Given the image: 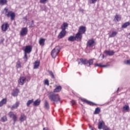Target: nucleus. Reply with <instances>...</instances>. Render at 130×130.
<instances>
[{
	"label": "nucleus",
	"instance_id": "nucleus-12",
	"mask_svg": "<svg viewBox=\"0 0 130 130\" xmlns=\"http://www.w3.org/2000/svg\"><path fill=\"white\" fill-rule=\"evenodd\" d=\"M26 81V78L24 77H21L18 80V83L19 85H23L25 83V82Z\"/></svg>",
	"mask_w": 130,
	"mask_h": 130
},
{
	"label": "nucleus",
	"instance_id": "nucleus-5",
	"mask_svg": "<svg viewBox=\"0 0 130 130\" xmlns=\"http://www.w3.org/2000/svg\"><path fill=\"white\" fill-rule=\"evenodd\" d=\"M105 127H108L107 126L105 125V123L103 121H100L99 122L98 124V128L99 129H103L104 130V128Z\"/></svg>",
	"mask_w": 130,
	"mask_h": 130
},
{
	"label": "nucleus",
	"instance_id": "nucleus-34",
	"mask_svg": "<svg viewBox=\"0 0 130 130\" xmlns=\"http://www.w3.org/2000/svg\"><path fill=\"white\" fill-rule=\"evenodd\" d=\"M100 108H96L94 111V114H99V113H100Z\"/></svg>",
	"mask_w": 130,
	"mask_h": 130
},
{
	"label": "nucleus",
	"instance_id": "nucleus-18",
	"mask_svg": "<svg viewBox=\"0 0 130 130\" xmlns=\"http://www.w3.org/2000/svg\"><path fill=\"white\" fill-rule=\"evenodd\" d=\"M118 33L117 31H113L111 33L109 34V38H113V37H115Z\"/></svg>",
	"mask_w": 130,
	"mask_h": 130
},
{
	"label": "nucleus",
	"instance_id": "nucleus-8",
	"mask_svg": "<svg viewBox=\"0 0 130 130\" xmlns=\"http://www.w3.org/2000/svg\"><path fill=\"white\" fill-rule=\"evenodd\" d=\"M9 117L11 118H12L14 121V123H16V121H17V116L16 114H14V112H10L9 113Z\"/></svg>",
	"mask_w": 130,
	"mask_h": 130
},
{
	"label": "nucleus",
	"instance_id": "nucleus-44",
	"mask_svg": "<svg viewBox=\"0 0 130 130\" xmlns=\"http://www.w3.org/2000/svg\"><path fill=\"white\" fill-rule=\"evenodd\" d=\"M45 85H47V86H49V81L48 80H45L44 82Z\"/></svg>",
	"mask_w": 130,
	"mask_h": 130
},
{
	"label": "nucleus",
	"instance_id": "nucleus-22",
	"mask_svg": "<svg viewBox=\"0 0 130 130\" xmlns=\"http://www.w3.org/2000/svg\"><path fill=\"white\" fill-rule=\"evenodd\" d=\"M40 100L37 99L33 103L34 106H39V105H40Z\"/></svg>",
	"mask_w": 130,
	"mask_h": 130
},
{
	"label": "nucleus",
	"instance_id": "nucleus-40",
	"mask_svg": "<svg viewBox=\"0 0 130 130\" xmlns=\"http://www.w3.org/2000/svg\"><path fill=\"white\" fill-rule=\"evenodd\" d=\"M97 1L98 0H89L88 3L89 4H95Z\"/></svg>",
	"mask_w": 130,
	"mask_h": 130
},
{
	"label": "nucleus",
	"instance_id": "nucleus-17",
	"mask_svg": "<svg viewBox=\"0 0 130 130\" xmlns=\"http://www.w3.org/2000/svg\"><path fill=\"white\" fill-rule=\"evenodd\" d=\"M19 89L18 88L13 89V92L12 93V96H13L14 97H16L18 96V94H19Z\"/></svg>",
	"mask_w": 130,
	"mask_h": 130
},
{
	"label": "nucleus",
	"instance_id": "nucleus-10",
	"mask_svg": "<svg viewBox=\"0 0 130 130\" xmlns=\"http://www.w3.org/2000/svg\"><path fill=\"white\" fill-rule=\"evenodd\" d=\"M66 30H63L62 29V30L59 32V34L58 35V38H59V39H61L62 38H63L64 36H66Z\"/></svg>",
	"mask_w": 130,
	"mask_h": 130
},
{
	"label": "nucleus",
	"instance_id": "nucleus-20",
	"mask_svg": "<svg viewBox=\"0 0 130 130\" xmlns=\"http://www.w3.org/2000/svg\"><path fill=\"white\" fill-rule=\"evenodd\" d=\"M81 101H82V102H85V103H87V104H88V105H95L94 104H93V103H92V102L89 101L87 100H85V99H81Z\"/></svg>",
	"mask_w": 130,
	"mask_h": 130
},
{
	"label": "nucleus",
	"instance_id": "nucleus-48",
	"mask_svg": "<svg viewBox=\"0 0 130 130\" xmlns=\"http://www.w3.org/2000/svg\"><path fill=\"white\" fill-rule=\"evenodd\" d=\"M80 12H82L83 13V12H84V9H80Z\"/></svg>",
	"mask_w": 130,
	"mask_h": 130
},
{
	"label": "nucleus",
	"instance_id": "nucleus-31",
	"mask_svg": "<svg viewBox=\"0 0 130 130\" xmlns=\"http://www.w3.org/2000/svg\"><path fill=\"white\" fill-rule=\"evenodd\" d=\"M8 3L7 0H0V5L1 6H4Z\"/></svg>",
	"mask_w": 130,
	"mask_h": 130
},
{
	"label": "nucleus",
	"instance_id": "nucleus-9",
	"mask_svg": "<svg viewBox=\"0 0 130 130\" xmlns=\"http://www.w3.org/2000/svg\"><path fill=\"white\" fill-rule=\"evenodd\" d=\"M74 37L75 38V41L79 42L82 41V37H83V36L81 34H80V32H78Z\"/></svg>",
	"mask_w": 130,
	"mask_h": 130
},
{
	"label": "nucleus",
	"instance_id": "nucleus-41",
	"mask_svg": "<svg viewBox=\"0 0 130 130\" xmlns=\"http://www.w3.org/2000/svg\"><path fill=\"white\" fill-rule=\"evenodd\" d=\"M124 63L127 64V66H130V60H127L124 61Z\"/></svg>",
	"mask_w": 130,
	"mask_h": 130
},
{
	"label": "nucleus",
	"instance_id": "nucleus-6",
	"mask_svg": "<svg viewBox=\"0 0 130 130\" xmlns=\"http://www.w3.org/2000/svg\"><path fill=\"white\" fill-rule=\"evenodd\" d=\"M28 33V28L27 27H23L21 29V30L20 32V36H25L27 35Z\"/></svg>",
	"mask_w": 130,
	"mask_h": 130
},
{
	"label": "nucleus",
	"instance_id": "nucleus-26",
	"mask_svg": "<svg viewBox=\"0 0 130 130\" xmlns=\"http://www.w3.org/2000/svg\"><path fill=\"white\" fill-rule=\"evenodd\" d=\"M61 90V86H58L56 88H55L53 90L54 93H56L57 92H60Z\"/></svg>",
	"mask_w": 130,
	"mask_h": 130
},
{
	"label": "nucleus",
	"instance_id": "nucleus-11",
	"mask_svg": "<svg viewBox=\"0 0 130 130\" xmlns=\"http://www.w3.org/2000/svg\"><path fill=\"white\" fill-rule=\"evenodd\" d=\"M24 53H30L32 51V46H26L24 50Z\"/></svg>",
	"mask_w": 130,
	"mask_h": 130
},
{
	"label": "nucleus",
	"instance_id": "nucleus-21",
	"mask_svg": "<svg viewBox=\"0 0 130 130\" xmlns=\"http://www.w3.org/2000/svg\"><path fill=\"white\" fill-rule=\"evenodd\" d=\"M40 66V61L37 60L34 63V69H38V67Z\"/></svg>",
	"mask_w": 130,
	"mask_h": 130
},
{
	"label": "nucleus",
	"instance_id": "nucleus-3",
	"mask_svg": "<svg viewBox=\"0 0 130 130\" xmlns=\"http://www.w3.org/2000/svg\"><path fill=\"white\" fill-rule=\"evenodd\" d=\"M60 51V49L58 48V47H56L53 50H52L51 52V55L53 57V58H55L56 57V55L58 54V53Z\"/></svg>",
	"mask_w": 130,
	"mask_h": 130
},
{
	"label": "nucleus",
	"instance_id": "nucleus-14",
	"mask_svg": "<svg viewBox=\"0 0 130 130\" xmlns=\"http://www.w3.org/2000/svg\"><path fill=\"white\" fill-rule=\"evenodd\" d=\"M26 119H27V117L25 115V114L21 113L19 118L20 121H21V122H23V121H25Z\"/></svg>",
	"mask_w": 130,
	"mask_h": 130
},
{
	"label": "nucleus",
	"instance_id": "nucleus-39",
	"mask_svg": "<svg viewBox=\"0 0 130 130\" xmlns=\"http://www.w3.org/2000/svg\"><path fill=\"white\" fill-rule=\"evenodd\" d=\"M48 2V0H40V3L41 4H43V5H45L46 3Z\"/></svg>",
	"mask_w": 130,
	"mask_h": 130
},
{
	"label": "nucleus",
	"instance_id": "nucleus-46",
	"mask_svg": "<svg viewBox=\"0 0 130 130\" xmlns=\"http://www.w3.org/2000/svg\"><path fill=\"white\" fill-rule=\"evenodd\" d=\"M71 103H72V105H76V101H71Z\"/></svg>",
	"mask_w": 130,
	"mask_h": 130
},
{
	"label": "nucleus",
	"instance_id": "nucleus-13",
	"mask_svg": "<svg viewBox=\"0 0 130 130\" xmlns=\"http://www.w3.org/2000/svg\"><path fill=\"white\" fill-rule=\"evenodd\" d=\"M86 32V27L81 26L79 27V29L78 30V33H80V34H84Z\"/></svg>",
	"mask_w": 130,
	"mask_h": 130
},
{
	"label": "nucleus",
	"instance_id": "nucleus-19",
	"mask_svg": "<svg viewBox=\"0 0 130 130\" xmlns=\"http://www.w3.org/2000/svg\"><path fill=\"white\" fill-rule=\"evenodd\" d=\"M20 106V102H16L15 104H14L12 107H11V109L14 110V109H17L18 107Z\"/></svg>",
	"mask_w": 130,
	"mask_h": 130
},
{
	"label": "nucleus",
	"instance_id": "nucleus-25",
	"mask_svg": "<svg viewBox=\"0 0 130 130\" xmlns=\"http://www.w3.org/2000/svg\"><path fill=\"white\" fill-rule=\"evenodd\" d=\"M129 110V106L127 105H125L122 108V112H125V111H127Z\"/></svg>",
	"mask_w": 130,
	"mask_h": 130
},
{
	"label": "nucleus",
	"instance_id": "nucleus-1",
	"mask_svg": "<svg viewBox=\"0 0 130 130\" xmlns=\"http://www.w3.org/2000/svg\"><path fill=\"white\" fill-rule=\"evenodd\" d=\"M48 98L50 101L53 102V104H57L58 102H60V98L58 94H55L53 92H50L48 94Z\"/></svg>",
	"mask_w": 130,
	"mask_h": 130
},
{
	"label": "nucleus",
	"instance_id": "nucleus-52",
	"mask_svg": "<svg viewBox=\"0 0 130 130\" xmlns=\"http://www.w3.org/2000/svg\"><path fill=\"white\" fill-rule=\"evenodd\" d=\"M0 130H2V127H0Z\"/></svg>",
	"mask_w": 130,
	"mask_h": 130
},
{
	"label": "nucleus",
	"instance_id": "nucleus-53",
	"mask_svg": "<svg viewBox=\"0 0 130 130\" xmlns=\"http://www.w3.org/2000/svg\"><path fill=\"white\" fill-rule=\"evenodd\" d=\"M91 130H94V129H93V128H91Z\"/></svg>",
	"mask_w": 130,
	"mask_h": 130
},
{
	"label": "nucleus",
	"instance_id": "nucleus-2",
	"mask_svg": "<svg viewBox=\"0 0 130 130\" xmlns=\"http://www.w3.org/2000/svg\"><path fill=\"white\" fill-rule=\"evenodd\" d=\"M80 62H78V64H81V63L82 64H86L87 67H90L93 64V59H89L87 60L86 59L80 58Z\"/></svg>",
	"mask_w": 130,
	"mask_h": 130
},
{
	"label": "nucleus",
	"instance_id": "nucleus-51",
	"mask_svg": "<svg viewBox=\"0 0 130 130\" xmlns=\"http://www.w3.org/2000/svg\"><path fill=\"white\" fill-rule=\"evenodd\" d=\"M119 90V88H118L117 92H118Z\"/></svg>",
	"mask_w": 130,
	"mask_h": 130
},
{
	"label": "nucleus",
	"instance_id": "nucleus-36",
	"mask_svg": "<svg viewBox=\"0 0 130 130\" xmlns=\"http://www.w3.org/2000/svg\"><path fill=\"white\" fill-rule=\"evenodd\" d=\"M33 100H28L26 103V106L29 107L30 106V104H32V103H33Z\"/></svg>",
	"mask_w": 130,
	"mask_h": 130
},
{
	"label": "nucleus",
	"instance_id": "nucleus-29",
	"mask_svg": "<svg viewBox=\"0 0 130 130\" xmlns=\"http://www.w3.org/2000/svg\"><path fill=\"white\" fill-rule=\"evenodd\" d=\"M94 67H100L101 68H107V65H103L102 63H95Z\"/></svg>",
	"mask_w": 130,
	"mask_h": 130
},
{
	"label": "nucleus",
	"instance_id": "nucleus-32",
	"mask_svg": "<svg viewBox=\"0 0 130 130\" xmlns=\"http://www.w3.org/2000/svg\"><path fill=\"white\" fill-rule=\"evenodd\" d=\"M129 25H130L129 22H125L122 25V28H126L128 26H129Z\"/></svg>",
	"mask_w": 130,
	"mask_h": 130
},
{
	"label": "nucleus",
	"instance_id": "nucleus-16",
	"mask_svg": "<svg viewBox=\"0 0 130 130\" xmlns=\"http://www.w3.org/2000/svg\"><path fill=\"white\" fill-rule=\"evenodd\" d=\"M9 27V25L8 23L3 24L2 26V31H7Z\"/></svg>",
	"mask_w": 130,
	"mask_h": 130
},
{
	"label": "nucleus",
	"instance_id": "nucleus-49",
	"mask_svg": "<svg viewBox=\"0 0 130 130\" xmlns=\"http://www.w3.org/2000/svg\"><path fill=\"white\" fill-rule=\"evenodd\" d=\"M43 130H48L47 128H44Z\"/></svg>",
	"mask_w": 130,
	"mask_h": 130
},
{
	"label": "nucleus",
	"instance_id": "nucleus-42",
	"mask_svg": "<svg viewBox=\"0 0 130 130\" xmlns=\"http://www.w3.org/2000/svg\"><path fill=\"white\" fill-rule=\"evenodd\" d=\"M48 72H49V75H50V76L52 78V79H54V75L53 74V73L50 71H49Z\"/></svg>",
	"mask_w": 130,
	"mask_h": 130
},
{
	"label": "nucleus",
	"instance_id": "nucleus-47",
	"mask_svg": "<svg viewBox=\"0 0 130 130\" xmlns=\"http://www.w3.org/2000/svg\"><path fill=\"white\" fill-rule=\"evenodd\" d=\"M1 43H3L5 41V39L4 38L1 39Z\"/></svg>",
	"mask_w": 130,
	"mask_h": 130
},
{
	"label": "nucleus",
	"instance_id": "nucleus-35",
	"mask_svg": "<svg viewBox=\"0 0 130 130\" xmlns=\"http://www.w3.org/2000/svg\"><path fill=\"white\" fill-rule=\"evenodd\" d=\"M8 120V118H7V116H4L3 117L1 118V121L2 122H6Z\"/></svg>",
	"mask_w": 130,
	"mask_h": 130
},
{
	"label": "nucleus",
	"instance_id": "nucleus-50",
	"mask_svg": "<svg viewBox=\"0 0 130 130\" xmlns=\"http://www.w3.org/2000/svg\"><path fill=\"white\" fill-rule=\"evenodd\" d=\"M103 58H104V55H103Z\"/></svg>",
	"mask_w": 130,
	"mask_h": 130
},
{
	"label": "nucleus",
	"instance_id": "nucleus-37",
	"mask_svg": "<svg viewBox=\"0 0 130 130\" xmlns=\"http://www.w3.org/2000/svg\"><path fill=\"white\" fill-rule=\"evenodd\" d=\"M16 67L17 69H20L21 68V62L20 61H17Z\"/></svg>",
	"mask_w": 130,
	"mask_h": 130
},
{
	"label": "nucleus",
	"instance_id": "nucleus-30",
	"mask_svg": "<svg viewBox=\"0 0 130 130\" xmlns=\"http://www.w3.org/2000/svg\"><path fill=\"white\" fill-rule=\"evenodd\" d=\"M45 43V39H41L39 41V44L42 46L44 45Z\"/></svg>",
	"mask_w": 130,
	"mask_h": 130
},
{
	"label": "nucleus",
	"instance_id": "nucleus-7",
	"mask_svg": "<svg viewBox=\"0 0 130 130\" xmlns=\"http://www.w3.org/2000/svg\"><path fill=\"white\" fill-rule=\"evenodd\" d=\"M87 47H93L95 45V41L94 40H88L87 44Z\"/></svg>",
	"mask_w": 130,
	"mask_h": 130
},
{
	"label": "nucleus",
	"instance_id": "nucleus-45",
	"mask_svg": "<svg viewBox=\"0 0 130 130\" xmlns=\"http://www.w3.org/2000/svg\"><path fill=\"white\" fill-rule=\"evenodd\" d=\"M24 59H25L26 61L28 59V57H27V53H24V56L23 57Z\"/></svg>",
	"mask_w": 130,
	"mask_h": 130
},
{
	"label": "nucleus",
	"instance_id": "nucleus-15",
	"mask_svg": "<svg viewBox=\"0 0 130 130\" xmlns=\"http://www.w3.org/2000/svg\"><path fill=\"white\" fill-rule=\"evenodd\" d=\"M104 53H105V54H106L107 55H109L110 56H112V55H114V53H115V52L113 51V50H111V51L105 50L104 51Z\"/></svg>",
	"mask_w": 130,
	"mask_h": 130
},
{
	"label": "nucleus",
	"instance_id": "nucleus-33",
	"mask_svg": "<svg viewBox=\"0 0 130 130\" xmlns=\"http://www.w3.org/2000/svg\"><path fill=\"white\" fill-rule=\"evenodd\" d=\"M75 40H76L75 36H70L68 38V41H71V42H73V41H75Z\"/></svg>",
	"mask_w": 130,
	"mask_h": 130
},
{
	"label": "nucleus",
	"instance_id": "nucleus-54",
	"mask_svg": "<svg viewBox=\"0 0 130 130\" xmlns=\"http://www.w3.org/2000/svg\"><path fill=\"white\" fill-rule=\"evenodd\" d=\"M89 127H91V126H89Z\"/></svg>",
	"mask_w": 130,
	"mask_h": 130
},
{
	"label": "nucleus",
	"instance_id": "nucleus-28",
	"mask_svg": "<svg viewBox=\"0 0 130 130\" xmlns=\"http://www.w3.org/2000/svg\"><path fill=\"white\" fill-rule=\"evenodd\" d=\"M44 107L45 109H47V110H48V109H49V104L48 103V102H47V101L46 100L45 101Z\"/></svg>",
	"mask_w": 130,
	"mask_h": 130
},
{
	"label": "nucleus",
	"instance_id": "nucleus-43",
	"mask_svg": "<svg viewBox=\"0 0 130 130\" xmlns=\"http://www.w3.org/2000/svg\"><path fill=\"white\" fill-rule=\"evenodd\" d=\"M9 9H8V8H5L3 11V13L4 14H6V15H7V14H8V13H9L8 11Z\"/></svg>",
	"mask_w": 130,
	"mask_h": 130
},
{
	"label": "nucleus",
	"instance_id": "nucleus-24",
	"mask_svg": "<svg viewBox=\"0 0 130 130\" xmlns=\"http://www.w3.org/2000/svg\"><path fill=\"white\" fill-rule=\"evenodd\" d=\"M4 104H7V99H3L0 102V107H2Z\"/></svg>",
	"mask_w": 130,
	"mask_h": 130
},
{
	"label": "nucleus",
	"instance_id": "nucleus-27",
	"mask_svg": "<svg viewBox=\"0 0 130 130\" xmlns=\"http://www.w3.org/2000/svg\"><path fill=\"white\" fill-rule=\"evenodd\" d=\"M69 26V24L67 23H63V25L61 26V30H63L64 31H66V29L67 27Z\"/></svg>",
	"mask_w": 130,
	"mask_h": 130
},
{
	"label": "nucleus",
	"instance_id": "nucleus-38",
	"mask_svg": "<svg viewBox=\"0 0 130 130\" xmlns=\"http://www.w3.org/2000/svg\"><path fill=\"white\" fill-rule=\"evenodd\" d=\"M29 28H32L34 27V21L32 20L31 22H29Z\"/></svg>",
	"mask_w": 130,
	"mask_h": 130
},
{
	"label": "nucleus",
	"instance_id": "nucleus-23",
	"mask_svg": "<svg viewBox=\"0 0 130 130\" xmlns=\"http://www.w3.org/2000/svg\"><path fill=\"white\" fill-rule=\"evenodd\" d=\"M115 21H117V22H119L120 20H121V16L120 15L116 14L115 16Z\"/></svg>",
	"mask_w": 130,
	"mask_h": 130
},
{
	"label": "nucleus",
	"instance_id": "nucleus-4",
	"mask_svg": "<svg viewBox=\"0 0 130 130\" xmlns=\"http://www.w3.org/2000/svg\"><path fill=\"white\" fill-rule=\"evenodd\" d=\"M6 16L8 18H10V20L11 21H14V20H15V18H16V14H15L14 12H13L12 11H8Z\"/></svg>",
	"mask_w": 130,
	"mask_h": 130
}]
</instances>
